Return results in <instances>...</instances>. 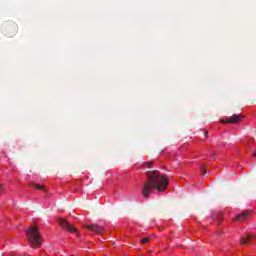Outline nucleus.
I'll use <instances>...</instances> for the list:
<instances>
[{"mask_svg":"<svg viewBox=\"0 0 256 256\" xmlns=\"http://www.w3.org/2000/svg\"><path fill=\"white\" fill-rule=\"evenodd\" d=\"M249 217V212L244 211L241 214H238L236 216V221H246V219Z\"/></svg>","mask_w":256,"mask_h":256,"instance_id":"nucleus-8","label":"nucleus"},{"mask_svg":"<svg viewBox=\"0 0 256 256\" xmlns=\"http://www.w3.org/2000/svg\"><path fill=\"white\" fill-rule=\"evenodd\" d=\"M144 165L148 167V169H151L153 167V162H146Z\"/></svg>","mask_w":256,"mask_h":256,"instance_id":"nucleus-11","label":"nucleus"},{"mask_svg":"<svg viewBox=\"0 0 256 256\" xmlns=\"http://www.w3.org/2000/svg\"><path fill=\"white\" fill-rule=\"evenodd\" d=\"M241 119H243V116L233 114L230 118L226 120H222V123H232V124L241 123Z\"/></svg>","mask_w":256,"mask_h":256,"instance_id":"nucleus-6","label":"nucleus"},{"mask_svg":"<svg viewBox=\"0 0 256 256\" xmlns=\"http://www.w3.org/2000/svg\"><path fill=\"white\" fill-rule=\"evenodd\" d=\"M60 226L62 229H65L66 231H69L70 233H77L79 235V232L77 228H75L71 223L67 222L65 219H59Z\"/></svg>","mask_w":256,"mask_h":256,"instance_id":"nucleus-5","label":"nucleus"},{"mask_svg":"<svg viewBox=\"0 0 256 256\" xmlns=\"http://www.w3.org/2000/svg\"><path fill=\"white\" fill-rule=\"evenodd\" d=\"M25 233L32 249H37V247H41L42 238L41 234H39V227L31 226L30 228L25 230Z\"/></svg>","mask_w":256,"mask_h":256,"instance_id":"nucleus-2","label":"nucleus"},{"mask_svg":"<svg viewBox=\"0 0 256 256\" xmlns=\"http://www.w3.org/2000/svg\"><path fill=\"white\" fill-rule=\"evenodd\" d=\"M200 171L203 175H206L207 170H205V166H201Z\"/></svg>","mask_w":256,"mask_h":256,"instance_id":"nucleus-12","label":"nucleus"},{"mask_svg":"<svg viewBox=\"0 0 256 256\" xmlns=\"http://www.w3.org/2000/svg\"><path fill=\"white\" fill-rule=\"evenodd\" d=\"M84 227L85 229H88V231H93L96 235H102V233H105V227L99 224H86Z\"/></svg>","mask_w":256,"mask_h":256,"instance_id":"nucleus-4","label":"nucleus"},{"mask_svg":"<svg viewBox=\"0 0 256 256\" xmlns=\"http://www.w3.org/2000/svg\"><path fill=\"white\" fill-rule=\"evenodd\" d=\"M19 28L17 27V24L15 22L7 23L3 27L4 34L7 35V37H14V35H17V31Z\"/></svg>","mask_w":256,"mask_h":256,"instance_id":"nucleus-3","label":"nucleus"},{"mask_svg":"<svg viewBox=\"0 0 256 256\" xmlns=\"http://www.w3.org/2000/svg\"><path fill=\"white\" fill-rule=\"evenodd\" d=\"M149 241H151V239L146 237V238H142L140 243H142V245H147L149 243Z\"/></svg>","mask_w":256,"mask_h":256,"instance_id":"nucleus-10","label":"nucleus"},{"mask_svg":"<svg viewBox=\"0 0 256 256\" xmlns=\"http://www.w3.org/2000/svg\"><path fill=\"white\" fill-rule=\"evenodd\" d=\"M204 135H205V137H207V135H209V131L205 130Z\"/></svg>","mask_w":256,"mask_h":256,"instance_id":"nucleus-13","label":"nucleus"},{"mask_svg":"<svg viewBox=\"0 0 256 256\" xmlns=\"http://www.w3.org/2000/svg\"><path fill=\"white\" fill-rule=\"evenodd\" d=\"M169 187L167 181V175L161 174L158 170L148 171L147 179L142 186V195L147 199L154 189H157L159 193L165 191Z\"/></svg>","mask_w":256,"mask_h":256,"instance_id":"nucleus-1","label":"nucleus"},{"mask_svg":"<svg viewBox=\"0 0 256 256\" xmlns=\"http://www.w3.org/2000/svg\"><path fill=\"white\" fill-rule=\"evenodd\" d=\"M31 187H34L37 191H46L45 186L39 184H30Z\"/></svg>","mask_w":256,"mask_h":256,"instance_id":"nucleus-9","label":"nucleus"},{"mask_svg":"<svg viewBox=\"0 0 256 256\" xmlns=\"http://www.w3.org/2000/svg\"><path fill=\"white\" fill-rule=\"evenodd\" d=\"M255 239V234H247L246 236H242L240 239L241 245H251V241Z\"/></svg>","mask_w":256,"mask_h":256,"instance_id":"nucleus-7","label":"nucleus"}]
</instances>
